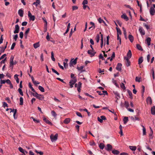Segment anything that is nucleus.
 Returning a JSON list of instances; mask_svg holds the SVG:
<instances>
[{"instance_id":"nucleus-1","label":"nucleus","mask_w":155,"mask_h":155,"mask_svg":"<svg viewBox=\"0 0 155 155\" xmlns=\"http://www.w3.org/2000/svg\"><path fill=\"white\" fill-rule=\"evenodd\" d=\"M14 57L12 55L10 59L9 67L12 68V69L13 68L14 65L16 63V62H14Z\"/></svg>"},{"instance_id":"nucleus-2","label":"nucleus","mask_w":155,"mask_h":155,"mask_svg":"<svg viewBox=\"0 0 155 155\" xmlns=\"http://www.w3.org/2000/svg\"><path fill=\"white\" fill-rule=\"evenodd\" d=\"M77 81V79L76 77H74L73 79L70 81L69 84L71 88H72L73 87V85L75 84Z\"/></svg>"},{"instance_id":"nucleus-3","label":"nucleus","mask_w":155,"mask_h":155,"mask_svg":"<svg viewBox=\"0 0 155 155\" xmlns=\"http://www.w3.org/2000/svg\"><path fill=\"white\" fill-rule=\"evenodd\" d=\"M58 134H55L54 135L51 134L50 136V138L51 141L52 142L55 141L57 139Z\"/></svg>"},{"instance_id":"nucleus-4","label":"nucleus","mask_w":155,"mask_h":155,"mask_svg":"<svg viewBox=\"0 0 155 155\" xmlns=\"http://www.w3.org/2000/svg\"><path fill=\"white\" fill-rule=\"evenodd\" d=\"M139 31L141 36H143L145 35V31L141 26L139 27Z\"/></svg>"},{"instance_id":"nucleus-5","label":"nucleus","mask_w":155,"mask_h":155,"mask_svg":"<svg viewBox=\"0 0 155 155\" xmlns=\"http://www.w3.org/2000/svg\"><path fill=\"white\" fill-rule=\"evenodd\" d=\"M28 17L29 18V19L30 20H31L32 21H34L35 19V16L32 15L30 11H28Z\"/></svg>"},{"instance_id":"nucleus-6","label":"nucleus","mask_w":155,"mask_h":155,"mask_svg":"<svg viewBox=\"0 0 155 155\" xmlns=\"http://www.w3.org/2000/svg\"><path fill=\"white\" fill-rule=\"evenodd\" d=\"M9 110H11V111H10V113L12 112L14 113L13 116H14V118L15 119H16L17 118V117L15 116V114L17 112V109H12L11 108H9Z\"/></svg>"},{"instance_id":"nucleus-7","label":"nucleus","mask_w":155,"mask_h":155,"mask_svg":"<svg viewBox=\"0 0 155 155\" xmlns=\"http://www.w3.org/2000/svg\"><path fill=\"white\" fill-rule=\"evenodd\" d=\"M87 53L88 54L91 55L90 56L91 57H92L95 55L96 52L94 51V50L93 51V50H89L87 51Z\"/></svg>"},{"instance_id":"nucleus-8","label":"nucleus","mask_w":155,"mask_h":155,"mask_svg":"<svg viewBox=\"0 0 155 155\" xmlns=\"http://www.w3.org/2000/svg\"><path fill=\"white\" fill-rule=\"evenodd\" d=\"M15 29L14 31V33L15 34L18 33L19 31V27L18 25L17 24L15 25Z\"/></svg>"},{"instance_id":"nucleus-9","label":"nucleus","mask_w":155,"mask_h":155,"mask_svg":"<svg viewBox=\"0 0 155 155\" xmlns=\"http://www.w3.org/2000/svg\"><path fill=\"white\" fill-rule=\"evenodd\" d=\"M150 12L151 15H153L155 14V10L153 7L150 8Z\"/></svg>"},{"instance_id":"nucleus-10","label":"nucleus","mask_w":155,"mask_h":155,"mask_svg":"<svg viewBox=\"0 0 155 155\" xmlns=\"http://www.w3.org/2000/svg\"><path fill=\"white\" fill-rule=\"evenodd\" d=\"M122 65L120 63H118L116 67V69L118 71H120L121 70V67Z\"/></svg>"},{"instance_id":"nucleus-11","label":"nucleus","mask_w":155,"mask_h":155,"mask_svg":"<svg viewBox=\"0 0 155 155\" xmlns=\"http://www.w3.org/2000/svg\"><path fill=\"white\" fill-rule=\"evenodd\" d=\"M112 149V146L110 144H108L107 145V147H105V149L107 151L111 150Z\"/></svg>"},{"instance_id":"nucleus-12","label":"nucleus","mask_w":155,"mask_h":155,"mask_svg":"<svg viewBox=\"0 0 155 155\" xmlns=\"http://www.w3.org/2000/svg\"><path fill=\"white\" fill-rule=\"evenodd\" d=\"M113 93L115 96V97L117 99H119L120 98L119 94L117 91H114Z\"/></svg>"},{"instance_id":"nucleus-13","label":"nucleus","mask_w":155,"mask_h":155,"mask_svg":"<svg viewBox=\"0 0 155 155\" xmlns=\"http://www.w3.org/2000/svg\"><path fill=\"white\" fill-rule=\"evenodd\" d=\"M121 18H122L124 19L126 21H127L129 20V18L125 14H123L121 15Z\"/></svg>"},{"instance_id":"nucleus-14","label":"nucleus","mask_w":155,"mask_h":155,"mask_svg":"<svg viewBox=\"0 0 155 155\" xmlns=\"http://www.w3.org/2000/svg\"><path fill=\"white\" fill-rule=\"evenodd\" d=\"M73 59H73L71 61L70 63L69 64V66L70 67H71L73 65V64L75 65L77 63V62L76 61V60H74L72 61V60Z\"/></svg>"},{"instance_id":"nucleus-15","label":"nucleus","mask_w":155,"mask_h":155,"mask_svg":"<svg viewBox=\"0 0 155 155\" xmlns=\"http://www.w3.org/2000/svg\"><path fill=\"white\" fill-rule=\"evenodd\" d=\"M82 83L81 82H79L78 83V86L77 87L78 91L79 92H80L81 91V87Z\"/></svg>"},{"instance_id":"nucleus-16","label":"nucleus","mask_w":155,"mask_h":155,"mask_svg":"<svg viewBox=\"0 0 155 155\" xmlns=\"http://www.w3.org/2000/svg\"><path fill=\"white\" fill-rule=\"evenodd\" d=\"M36 97L41 100H42L44 98V97L43 95L39 94H38Z\"/></svg>"},{"instance_id":"nucleus-17","label":"nucleus","mask_w":155,"mask_h":155,"mask_svg":"<svg viewBox=\"0 0 155 155\" xmlns=\"http://www.w3.org/2000/svg\"><path fill=\"white\" fill-rule=\"evenodd\" d=\"M44 121L47 124H48L51 125H52V124L46 118L44 117L43 119Z\"/></svg>"},{"instance_id":"nucleus-18","label":"nucleus","mask_w":155,"mask_h":155,"mask_svg":"<svg viewBox=\"0 0 155 155\" xmlns=\"http://www.w3.org/2000/svg\"><path fill=\"white\" fill-rule=\"evenodd\" d=\"M23 11L21 9H19L18 11V14L20 17H22L23 15Z\"/></svg>"},{"instance_id":"nucleus-19","label":"nucleus","mask_w":155,"mask_h":155,"mask_svg":"<svg viewBox=\"0 0 155 155\" xmlns=\"http://www.w3.org/2000/svg\"><path fill=\"white\" fill-rule=\"evenodd\" d=\"M101 47L102 48L103 45L104 41L103 38V35L102 34L101 35Z\"/></svg>"},{"instance_id":"nucleus-20","label":"nucleus","mask_w":155,"mask_h":155,"mask_svg":"<svg viewBox=\"0 0 155 155\" xmlns=\"http://www.w3.org/2000/svg\"><path fill=\"white\" fill-rule=\"evenodd\" d=\"M151 40V38L149 37L147 38L146 40V41L147 42V43L148 46H150V45Z\"/></svg>"},{"instance_id":"nucleus-21","label":"nucleus","mask_w":155,"mask_h":155,"mask_svg":"<svg viewBox=\"0 0 155 155\" xmlns=\"http://www.w3.org/2000/svg\"><path fill=\"white\" fill-rule=\"evenodd\" d=\"M128 38L131 42L133 41L134 38L133 36L131 35H129L128 36Z\"/></svg>"},{"instance_id":"nucleus-22","label":"nucleus","mask_w":155,"mask_h":155,"mask_svg":"<svg viewBox=\"0 0 155 155\" xmlns=\"http://www.w3.org/2000/svg\"><path fill=\"white\" fill-rule=\"evenodd\" d=\"M150 129L151 131L150 132V133L149 134V136H150V139H152L153 138V130L150 127Z\"/></svg>"},{"instance_id":"nucleus-23","label":"nucleus","mask_w":155,"mask_h":155,"mask_svg":"<svg viewBox=\"0 0 155 155\" xmlns=\"http://www.w3.org/2000/svg\"><path fill=\"white\" fill-rule=\"evenodd\" d=\"M143 61V58L142 56L140 57L138 59V64H140Z\"/></svg>"},{"instance_id":"nucleus-24","label":"nucleus","mask_w":155,"mask_h":155,"mask_svg":"<svg viewBox=\"0 0 155 155\" xmlns=\"http://www.w3.org/2000/svg\"><path fill=\"white\" fill-rule=\"evenodd\" d=\"M112 152L113 154L116 155H118L120 153V152L119 151L116 150H113L112 151Z\"/></svg>"},{"instance_id":"nucleus-25","label":"nucleus","mask_w":155,"mask_h":155,"mask_svg":"<svg viewBox=\"0 0 155 155\" xmlns=\"http://www.w3.org/2000/svg\"><path fill=\"white\" fill-rule=\"evenodd\" d=\"M151 113L153 115L155 114V107L153 106L151 108Z\"/></svg>"},{"instance_id":"nucleus-26","label":"nucleus","mask_w":155,"mask_h":155,"mask_svg":"<svg viewBox=\"0 0 155 155\" xmlns=\"http://www.w3.org/2000/svg\"><path fill=\"white\" fill-rule=\"evenodd\" d=\"M127 92L129 94L130 98L131 99H133V94H132V92L130 90H127Z\"/></svg>"},{"instance_id":"nucleus-27","label":"nucleus","mask_w":155,"mask_h":155,"mask_svg":"<svg viewBox=\"0 0 155 155\" xmlns=\"http://www.w3.org/2000/svg\"><path fill=\"white\" fill-rule=\"evenodd\" d=\"M33 46L35 48H38L40 46L39 42H38L34 44L33 45Z\"/></svg>"},{"instance_id":"nucleus-28","label":"nucleus","mask_w":155,"mask_h":155,"mask_svg":"<svg viewBox=\"0 0 155 155\" xmlns=\"http://www.w3.org/2000/svg\"><path fill=\"white\" fill-rule=\"evenodd\" d=\"M18 75L17 74H16L14 75V78L16 80V82L18 84L19 83V80L18 78Z\"/></svg>"},{"instance_id":"nucleus-29","label":"nucleus","mask_w":155,"mask_h":155,"mask_svg":"<svg viewBox=\"0 0 155 155\" xmlns=\"http://www.w3.org/2000/svg\"><path fill=\"white\" fill-rule=\"evenodd\" d=\"M132 56V53L130 50L128 51V52L127 53V57H128L130 58Z\"/></svg>"},{"instance_id":"nucleus-30","label":"nucleus","mask_w":155,"mask_h":155,"mask_svg":"<svg viewBox=\"0 0 155 155\" xmlns=\"http://www.w3.org/2000/svg\"><path fill=\"white\" fill-rule=\"evenodd\" d=\"M70 121V119L69 118H67L65 119L64 121V123L65 124L69 123Z\"/></svg>"},{"instance_id":"nucleus-31","label":"nucleus","mask_w":155,"mask_h":155,"mask_svg":"<svg viewBox=\"0 0 155 155\" xmlns=\"http://www.w3.org/2000/svg\"><path fill=\"white\" fill-rule=\"evenodd\" d=\"M136 45L137 48L139 50L141 51H143V49L142 47H141L140 45L138 44H137Z\"/></svg>"},{"instance_id":"nucleus-32","label":"nucleus","mask_w":155,"mask_h":155,"mask_svg":"<svg viewBox=\"0 0 155 155\" xmlns=\"http://www.w3.org/2000/svg\"><path fill=\"white\" fill-rule=\"evenodd\" d=\"M124 123L126 124L128 121V117H125L123 120Z\"/></svg>"},{"instance_id":"nucleus-33","label":"nucleus","mask_w":155,"mask_h":155,"mask_svg":"<svg viewBox=\"0 0 155 155\" xmlns=\"http://www.w3.org/2000/svg\"><path fill=\"white\" fill-rule=\"evenodd\" d=\"M19 150L23 154H24L25 150L23 149L22 148L20 147L18 148Z\"/></svg>"},{"instance_id":"nucleus-34","label":"nucleus","mask_w":155,"mask_h":155,"mask_svg":"<svg viewBox=\"0 0 155 155\" xmlns=\"http://www.w3.org/2000/svg\"><path fill=\"white\" fill-rule=\"evenodd\" d=\"M124 105H125L126 108L127 109H128V108L129 106V103L127 101H125Z\"/></svg>"},{"instance_id":"nucleus-35","label":"nucleus","mask_w":155,"mask_h":155,"mask_svg":"<svg viewBox=\"0 0 155 155\" xmlns=\"http://www.w3.org/2000/svg\"><path fill=\"white\" fill-rule=\"evenodd\" d=\"M99 147L101 149L103 150L104 147V145L103 143H100Z\"/></svg>"},{"instance_id":"nucleus-36","label":"nucleus","mask_w":155,"mask_h":155,"mask_svg":"<svg viewBox=\"0 0 155 155\" xmlns=\"http://www.w3.org/2000/svg\"><path fill=\"white\" fill-rule=\"evenodd\" d=\"M129 147L130 149L132 151H135L137 149L136 146H129Z\"/></svg>"},{"instance_id":"nucleus-37","label":"nucleus","mask_w":155,"mask_h":155,"mask_svg":"<svg viewBox=\"0 0 155 155\" xmlns=\"http://www.w3.org/2000/svg\"><path fill=\"white\" fill-rule=\"evenodd\" d=\"M100 35L99 34L97 35V36H96V37L95 38V40L97 43H98L99 42V40H100Z\"/></svg>"},{"instance_id":"nucleus-38","label":"nucleus","mask_w":155,"mask_h":155,"mask_svg":"<svg viewBox=\"0 0 155 155\" xmlns=\"http://www.w3.org/2000/svg\"><path fill=\"white\" fill-rule=\"evenodd\" d=\"M116 29L117 30V35H121V32L120 29L117 27H116Z\"/></svg>"},{"instance_id":"nucleus-39","label":"nucleus","mask_w":155,"mask_h":155,"mask_svg":"<svg viewBox=\"0 0 155 155\" xmlns=\"http://www.w3.org/2000/svg\"><path fill=\"white\" fill-rule=\"evenodd\" d=\"M38 89L41 92H44L45 91V90L44 88L41 86H39L38 87Z\"/></svg>"},{"instance_id":"nucleus-40","label":"nucleus","mask_w":155,"mask_h":155,"mask_svg":"<svg viewBox=\"0 0 155 155\" xmlns=\"http://www.w3.org/2000/svg\"><path fill=\"white\" fill-rule=\"evenodd\" d=\"M28 86H29V87L30 88H31V91H35V90L32 87V86L31 83H28Z\"/></svg>"},{"instance_id":"nucleus-41","label":"nucleus","mask_w":155,"mask_h":155,"mask_svg":"<svg viewBox=\"0 0 155 155\" xmlns=\"http://www.w3.org/2000/svg\"><path fill=\"white\" fill-rule=\"evenodd\" d=\"M112 82L116 86V87H119V85L117 83L116 81L114 80V79H112Z\"/></svg>"},{"instance_id":"nucleus-42","label":"nucleus","mask_w":155,"mask_h":155,"mask_svg":"<svg viewBox=\"0 0 155 155\" xmlns=\"http://www.w3.org/2000/svg\"><path fill=\"white\" fill-rule=\"evenodd\" d=\"M147 103H149L150 104L152 103V100L151 98L150 97H148L147 99Z\"/></svg>"},{"instance_id":"nucleus-43","label":"nucleus","mask_w":155,"mask_h":155,"mask_svg":"<svg viewBox=\"0 0 155 155\" xmlns=\"http://www.w3.org/2000/svg\"><path fill=\"white\" fill-rule=\"evenodd\" d=\"M51 58L52 59V60L53 61H55V59L54 58V53L53 51H52L51 52Z\"/></svg>"},{"instance_id":"nucleus-44","label":"nucleus","mask_w":155,"mask_h":155,"mask_svg":"<svg viewBox=\"0 0 155 155\" xmlns=\"http://www.w3.org/2000/svg\"><path fill=\"white\" fill-rule=\"evenodd\" d=\"M83 68H84V66H81L80 67H78L77 68L78 69V71H81V72H82L83 71V70H83Z\"/></svg>"},{"instance_id":"nucleus-45","label":"nucleus","mask_w":155,"mask_h":155,"mask_svg":"<svg viewBox=\"0 0 155 155\" xmlns=\"http://www.w3.org/2000/svg\"><path fill=\"white\" fill-rule=\"evenodd\" d=\"M31 118L33 119L35 123H38L40 122L39 120H36L33 117H31Z\"/></svg>"},{"instance_id":"nucleus-46","label":"nucleus","mask_w":155,"mask_h":155,"mask_svg":"<svg viewBox=\"0 0 155 155\" xmlns=\"http://www.w3.org/2000/svg\"><path fill=\"white\" fill-rule=\"evenodd\" d=\"M98 21L100 23H103L104 24H105V21L102 19L101 18H99L98 19Z\"/></svg>"},{"instance_id":"nucleus-47","label":"nucleus","mask_w":155,"mask_h":155,"mask_svg":"<svg viewBox=\"0 0 155 155\" xmlns=\"http://www.w3.org/2000/svg\"><path fill=\"white\" fill-rule=\"evenodd\" d=\"M20 105H22L23 104V99L22 97H20Z\"/></svg>"},{"instance_id":"nucleus-48","label":"nucleus","mask_w":155,"mask_h":155,"mask_svg":"<svg viewBox=\"0 0 155 155\" xmlns=\"http://www.w3.org/2000/svg\"><path fill=\"white\" fill-rule=\"evenodd\" d=\"M120 86L121 88L123 90H125L126 89L124 85V84L123 83H122L120 84Z\"/></svg>"},{"instance_id":"nucleus-49","label":"nucleus","mask_w":155,"mask_h":155,"mask_svg":"<svg viewBox=\"0 0 155 155\" xmlns=\"http://www.w3.org/2000/svg\"><path fill=\"white\" fill-rule=\"evenodd\" d=\"M51 70L52 72H53L54 73H55L58 75H59V73L53 68H52Z\"/></svg>"},{"instance_id":"nucleus-50","label":"nucleus","mask_w":155,"mask_h":155,"mask_svg":"<svg viewBox=\"0 0 155 155\" xmlns=\"http://www.w3.org/2000/svg\"><path fill=\"white\" fill-rule=\"evenodd\" d=\"M115 57V54L114 52H113L112 54L110 57V61H111L113 58Z\"/></svg>"},{"instance_id":"nucleus-51","label":"nucleus","mask_w":155,"mask_h":155,"mask_svg":"<svg viewBox=\"0 0 155 155\" xmlns=\"http://www.w3.org/2000/svg\"><path fill=\"white\" fill-rule=\"evenodd\" d=\"M51 114L54 117H56L57 116V114L54 110H52L51 111Z\"/></svg>"},{"instance_id":"nucleus-52","label":"nucleus","mask_w":155,"mask_h":155,"mask_svg":"<svg viewBox=\"0 0 155 155\" xmlns=\"http://www.w3.org/2000/svg\"><path fill=\"white\" fill-rule=\"evenodd\" d=\"M76 114L78 116L81 117H82V116L80 113L78 111H76Z\"/></svg>"},{"instance_id":"nucleus-53","label":"nucleus","mask_w":155,"mask_h":155,"mask_svg":"<svg viewBox=\"0 0 155 155\" xmlns=\"http://www.w3.org/2000/svg\"><path fill=\"white\" fill-rule=\"evenodd\" d=\"M35 152L39 154L40 155H43V153L42 151H38L37 150H35Z\"/></svg>"},{"instance_id":"nucleus-54","label":"nucleus","mask_w":155,"mask_h":155,"mask_svg":"<svg viewBox=\"0 0 155 155\" xmlns=\"http://www.w3.org/2000/svg\"><path fill=\"white\" fill-rule=\"evenodd\" d=\"M13 39L15 40V41H16L17 38H18V35L17 34H16L15 35H14L13 36Z\"/></svg>"},{"instance_id":"nucleus-55","label":"nucleus","mask_w":155,"mask_h":155,"mask_svg":"<svg viewBox=\"0 0 155 155\" xmlns=\"http://www.w3.org/2000/svg\"><path fill=\"white\" fill-rule=\"evenodd\" d=\"M135 81L136 82H140V78L138 77H136Z\"/></svg>"},{"instance_id":"nucleus-56","label":"nucleus","mask_w":155,"mask_h":155,"mask_svg":"<svg viewBox=\"0 0 155 155\" xmlns=\"http://www.w3.org/2000/svg\"><path fill=\"white\" fill-rule=\"evenodd\" d=\"M146 134V129L145 128H143V135H145Z\"/></svg>"},{"instance_id":"nucleus-57","label":"nucleus","mask_w":155,"mask_h":155,"mask_svg":"<svg viewBox=\"0 0 155 155\" xmlns=\"http://www.w3.org/2000/svg\"><path fill=\"white\" fill-rule=\"evenodd\" d=\"M143 25L147 30H148L150 28L149 26L148 25L146 24L145 23H143Z\"/></svg>"},{"instance_id":"nucleus-58","label":"nucleus","mask_w":155,"mask_h":155,"mask_svg":"<svg viewBox=\"0 0 155 155\" xmlns=\"http://www.w3.org/2000/svg\"><path fill=\"white\" fill-rule=\"evenodd\" d=\"M18 90L19 92L20 93V94L21 95V96H23V92H22L21 89V88H18Z\"/></svg>"},{"instance_id":"nucleus-59","label":"nucleus","mask_w":155,"mask_h":155,"mask_svg":"<svg viewBox=\"0 0 155 155\" xmlns=\"http://www.w3.org/2000/svg\"><path fill=\"white\" fill-rule=\"evenodd\" d=\"M15 45H16V44H15V42H14V43H13L12 45V46H11V50H13L14 48V47Z\"/></svg>"},{"instance_id":"nucleus-60","label":"nucleus","mask_w":155,"mask_h":155,"mask_svg":"<svg viewBox=\"0 0 155 155\" xmlns=\"http://www.w3.org/2000/svg\"><path fill=\"white\" fill-rule=\"evenodd\" d=\"M152 75L153 78V80H154L155 79V75H154V73L153 68L152 69Z\"/></svg>"},{"instance_id":"nucleus-61","label":"nucleus","mask_w":155,"mask_h":155,"mask_svg":"<svg viewBox=\"0 0 155 155\" xmlns=\"http://www.w3.org/2000/svg\"><path fill=\"white\" fill-rule=\"evenodd\" d=\"M109 36H108L107 37V40H106V44L107 45H108L109 44Z\"/></svg>"},{"instance_id":"nucleus-62","label":"nucleus","mask_w":155,"mask_h":155,"mask_svg":"<svg viewBox=\"0 0 155 155\" xmlns=\"http://www.w3.org/2000/svg\"><path fill=\"white\" fill-rule=\"evenodd\" d=\"M23 35H24L23 33L21 31L20 32L19 36H20V38L21 39L23 38Z\"/></svg>"},{"instance_id":"nucleus-63","label":"nucleus","mask_w":155,"mask_h":155,"mask_svg":"<svg viewBox=\"0 0 155 155\" xmlns=\"http://www.w3.org/2000/svg\"><path fill=\"white\" fill-rule=\"evenodd\" d=\"M88 4V1L87 0H84L82 2L83 5H87Z\"/></svg>"},{"instance_id":"nucleus-64","label":"nucleus","mask_w":155,"mask_h":155,"mask_svg":"<svg viewBox=\"0 0 155 155\" xmlns=\"http://www.w3.org/2000/svg\"><path fill=\"white\" fill-rule=\"evenodd\" d=\"M40 4V3H39V2H33V3L32 4L33 5H35L37 7Z\"/></svg>"}]
</instances>
